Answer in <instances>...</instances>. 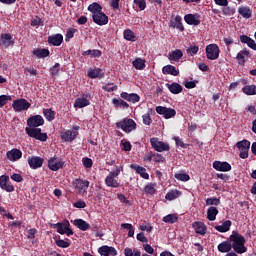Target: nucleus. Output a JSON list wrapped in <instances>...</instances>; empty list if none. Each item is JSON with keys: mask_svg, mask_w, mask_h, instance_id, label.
Wrapping results in <instances>:
<instances>
[{"mask_svg": "<svg viewBox=\"0 0 256 256\" xmlns=\"http://www.w3.org/2000/svg\"><path fill=\"white\" fill-rule=\"evenodd\" d=\"M229 240L232 243L231 246L235 253H238L239 255H242V253H247V248L245 247V237L239 232L233 231L229 236Z\"/></svg>", "mask_w": 256, "mask_h": 256, "instance_id": "1", "label": "nucleus"}, {"mask_svg": "<svg viewBox=\"0 0 256 256\" xmlns=\"http://www.w3.org/2000/svg\"><path fill=\"white\" fill-rule=\"evenodd\" d=\"M116 129H122L124 133H131V131L137 129V123L131 118H124L120 122H116Z\"/></svg>", "mask_w": 256, "mask_h": 256, "instance_id": "2", "label": "nucleus"}, {"mask_svg": "<svg viewBox=\"0 0 256 256\" xmlns=\"http://www.w3.org/2000/svg\"><path fill=\"white\" fill-rule=\"evenodd\" d=\"M25 131L28 137H31L32 139H36V141L45 142L48 139L47 133H42L41 128L26 127Z\"/></svg>", "mask_w": 256, "mask_h": 256, "instance_id": "3", "label": "nucleus"}, {"mask_svg": "<svg viewBox=\"0 0 256 256\" xmlns=\"http://www.w3.org/2000/svg\"><path fill=\"white\" fill-rule=\"evenodd\" d=\"M31 107V103L25 98L16 99L12 103V108L16 113H21L23 111H28Z\"/></svg>", "mask_w": 256, "mask_h": 256, "instance_id": "4", "label": "nucleus"}, {"mask_svg": "<svg viewBox=\"0 0 256 256\" xmlns=\"http://www.w3.org/2000/svg\"><path fill=\"white\" fill-rule=\"evenodd\" d=\"M150 144H151V147H153V149L155 151H157L158 153H163L164 151H170L171 150V146H169V143L159 141V138H155V137L151 138L150 139Z\"/></svg>", "mask_w": 256, "mask_h": 256, "instance_id": "5", "label": "nucleus"}, {"mask_svg": "<svg viewBox=\"0 0 256 256\" xmlns=\"http://www.w3.org/2000/svg\"><path fill=\"white\" fill-rule=\"evenodd\" d=\"M91 93L85 92L82 97L76 98L74 101V107L77 109H83L84 107H89L91 105Z\"/></svg>", "mask_w": 256, "mask_h": 256, "instance_id": "6", "label": "nucleus"}, {"mask_svg": "<svg viewBox=\"0 0 256 256\" xmlns=\"http://www.w3.org/2000/svg\"><path fill=\"white\" fill-rule=\"evenodd\" d=\"M57 233L60 235H67V237H71V235H74L75 232H73V229H71V223H69V220L65 219L62 222H59Z\"/></svg>", "mask_w": 256, "mask_h": 256, "instance_id": "7", "label": "nucleus"}, {"mask_svg": "<svg viewBox=\"0 0 256 256\" xmlns=\"http://www.w3.org/2000/svg\"><path fill=\"white\" fill-rule=\"evenodd\" d=\"M72 185L77 189L80 195H85V193H87V189H89L90 183L88 180L78 178L72 182Z\"/></svg>", "mask_w": 256, "mask_h": 256, "instance_id": "8", "label": "nucleus"}, {"mask_svg": "<svg viewBox=\"0 0 256 256\" xmlns=\"http://www.w3.org/2000/svg\"><path fill=\"white\" fill-rule=\"evenodd\" d=\"M219 46L217 44H209L206 46V57L210 59V61H215V59H219Z\"/></svg>", "mask_w": 256, "mask_h": 256, "instance_id": "9", "label": "nucleus"}, {"mask_svg": "<svg viewBox=\"0 0 256 256\" xmlns=\"http://www.w3.org/2000/svg\"><path fill=\"white\" fill-rule=\"evenodd\" d=\"M64 166L65 161L61 158L54 156L48 159V168L50 171H59V169H63Z\"/></svg>", "mask_w": 256, "mask_h": 256, "instance_id": "10", "label": "nucleus"}, {"mask_svg": "<svg viewBox=\"0 0 256 256\" xmlns=\"http://www.w3.org/2000/svg\"><path fill=\"white\" fill-rule=\"evenodd\" d=\"M156 113H158V115H162L164 119H172V117H175V115H177V111L175 109L165 106H157Z\"/></svg>", "mask_w": 256, "mask_h": 256, "instance_id": "11", "label": "nucleus"}, {"mask_svg": "<svg viewBox=\"0 0 256 256\" xmlns=\"http://www.w3.org/2000/svg\"><path fill=\"white\" fill-rule=\"evenodd\" d=\"M12 45H15V39L10 33H3L0 35V47L3 49H9Z\"/></svg>", "mask_w": 256, "mask_h": 256, "instance_id": "12", "label": "nucleus"}, {"mask_svg": "<svg viewBox=\"0 0 256 256\" xmlns=\"http://www.w3.org/2000/svg\"><path fill=\"white\" fill-rule=\"evenodd\" d=\"M0 188L7 193H13L15 191V186L11 184V180L7 175L0 176Z\"/></svg>", "mask_w": 256, "mask_h": 256, "instance_id": "13", "label": "nucleus"}, {"mask_svg": "<svg viewBox=\"0 0 256 256\" xmlns=\"http://www.w3.org/2000/svg\"><path fill=\"white\" fill-rule=\"evenodd\" d=\"M27 161L30 169H41L43 163H45V159L39 156H29Z\"/></svg>", "mask_w": 256, "mask_h": 256, "instance_id": "14", "label": "nucleus"}, {"mask_svg": "<svg viewBox=\"0 0 256 256\" xmlns=\"http://www.w3.org/2000/svg\"><path fill=\"white\" fill-rule=\"evenodd\" d=\"M28 128H37L41 127V125H45V120L41 115H34L27 119Z\"/></svg>", "mask_w": 256, "mask_h": 256, "instance_id": "15", "label": "nucleus"}, {"mask_svg": "<svg viewBox=\"0 0 256 256\" xmlns=\"http://www.w3.org/2000/svg\"><path fill=\"white\" fill-rule=\"evenodd\" d=\"M92 19L93 22L100 27H103V25H107V23H109V17L104 14L103 11L92 14Z\"/></svg>", "mask_w": 256, "mask_h": 256, "instance_id": "16", "label": "nucleus"}, {"mask_svg": "<svg viewBox=\"0 0 256 256\" xmlns=\"http://www.w3.org/2000/svg\"><path fill=\"white\" fill-rule=\"evenodd\" d=\"M79 126L74 127L73 130H67L61 135V139L63 141H66L67 143H71V141H74V139L77 138V135H79Z\"/></svg>", "mask_w": 256, "mask_h": 256, "instance_id": "17", "label": "nucleus"}, {"mask_svg": "<svg viewBox=\"0 0 256 256\" xmlns=\"http://www.w3.org/2000/svg\"><path fill=\"white\" fill-rule=\"evenodd\" d=\"M184 21L187 25H194V27H197L201 25V16L199 14H186L184 16Z\"/></svg>", "mask_w": 256, "mask_h": 256, "instance_id": "18", "label": "nucleus"}, {"mask_svg": "<svg viewBox=\"0 0 256 256\" xmlns=\"http://www.w3.org/2000/svg\"><path fill=\"white\" fill-rule=\"evenodd\" d=\"M213 169H215V171L227 173L228 171H231L232 168L229 162H221L216 160L213 162Z\"/></svg>", "mask_w": 256, "mask_h": 256, "instance_id": "19", "label": "nucleus"}, {"mask_svg": "<svg viewBox=\"0 0 256 256\" xmlns=\"http://www.w3.org/2000/svg\"><path fill=\"white\" fill-rule=\"evenodd\" d=\"M6 157L9 161L15 162L19 161L23 157V152L20 149L13 148L6 153Z\"/></svg>", "mask_w": 256, "mask_h": 256, "instance_id": "20", "label": "nucleus"}, {"mask_svg": "<svg viewBox=\"0 0 256 256\" xmlns=\"http://www.w3.org/2000/svg\"><path fill=\"white\" fill-rule=\"evenodd\" d=\"M98 253L101 256H116L117 249H115V247H113V246L104 245L98 249Z\"/></svg>", "mask_w": 256, "mask_h": 256, "instance_id": "21", "label": "nucleus"}, {"mask_svg": "<svg viewBox=\"0 0 256 256\" xmlns=\"http://www.w3.org/2000/svg\"><path fill=\"white\" fill-rule=\"evenodd\" d=\"M170 27L172 29H178V31H185V27L183 26V18L177 15L174 19L170 21Z\"/></svg>", "mask_w": 256, "mask_h": 256, "instance_id": "22", "label": "nucleus"}, {"mask_svg": "<svg viewBox=\"0 0 256 256\" xmlns=\"http://www.w3.org/2000/svg\"><path fill=\"white\" fill-rule=\"evenodd\" d=\"M115 178L116 177L113 176V174L109 173V175H107L105 178V185L107 187H113L114 189H119V187H121V184Z\"/></svg>", "mask_w": 256, "mask_h": 256, "instance_id": "23", "label": "nucleus"}, {"mask_svg": "<svg viewBox=\"0 0 256 256\" xmlns=\"http://www.w3.org/2000/svg\"><path fill=\"white\" fill-rule=\"evenodd\" d=\"M130 169H133L142 179H149V173H146L147 169L143 166H139L137 164H131Z\"/></svg>", "mask_w": 256, "mask_h": 256, "instance_id": "24", "label": "nucleus"}, {"mask_svg": "<svg viewBox=\"0 0 256 256\" xmlns=\"http://www.w3.org/2000/svg\"><path fill=\"white\" fill-rule=\"evenodd\" d=\"M120 97L122 99H124L125 101H129L130 103H139L141 97H139L138 94H135V93H127V92H122L120 94Z\"/></svg>", "mask_w": 256, "mask_h": 256, "instance_id": "25", "label": "nucleus"}, {"mask_svg": "<svg viewBox=\"0 0 256 256\" xmlns=\"http://www.w3.org/2000/svg\"><path fill=\"white\" fill-rule=\"evenodd\" d=\"M48 43L49 45H53V47L61 46V43H63V35L55 34V35L49 36Z\"/></svg>", "mask_w": 256, "mask_h": 256, "instance_id": "26", "label": "nucleus"}, {"mask_svg": "<svg viewBox=\"0 0 256 256\" xmlns=\"http://www.w3.org/2000/svg\"><path fill=\"white\" fill-rule=\"evenodd\" d=\"M166 87L173 95H179V93L183 92V86L177 82H173L172 84L166 83Z\"/></svg>", "mask_w": 256, "mask_h": 256, "instance_id": "27", "label": "nucleus"}, {"mask_svg": "<svg viewBox=\"0 0 256 256\" xmlns=\"http://www.w3.org/2000/svg\"><path fill=\"white\" fill-rule=\"evenodd\" d=\"M192 227L198 235H205L207 233V225L203 222H193Z\"/></svg>", "mask_w": 256, "mask_h": 256, "instance_id": "28", "label": "nucleus"}, {"mask_svg": "<svg viewBox=\"0 0 256 256\" xmlns=\"http://www.w3.org/2000/svg\"><path fill=\"white\" fill-rule=\"evenodd\" d=\"M238 13L244 19H251V17H253V11L248 6H240L238 8Z\"/></svg>", "mask_w": 256, "mask_h": 256, "instance_id": "29", "label": "nucleus"}, {"mask_svg": "<svg viewBox=\"0 0 256 256\" xmlns=\"http://www.w3.org/2000/svg\"><path fill=\"white\" fill-rule=\"evenodd\" d=\"M231 225H233V222H231V220H226L222 225L215 226L214 229L219 233H227V231H230Z\"/></svg>", "mask_w": 256, "mask_h": 256, "instance_id": "30", "label": "nucleus"}, {"mask_svg": "<svg viewBox=\"0 0 256 256\" xmlns=\"http://www.w3.org/2000/svg\"><path fill=\"white\" fill-rule=\"evenodd\" d=\"M163 75H173V77H177L179 75V70L173 65H166L162 68Z\"/></svg>", "mask_w": 256, "mask_h": 256, "instance_id": "31", "label": "nucleus"}, {"mask_svg": "<svg viewBox=\"0 0 256 256\" xmlns=\"http://www.w3.org/2000/svg\"><path fill=\"white\" fill-rule=\"evenodd\" d=\"M74 225L75 227L79 228L80 231H89V229H91V225L83 219L74 220Z\"/></svg>", "mask_w": 256, "mask_h": 256, "instance_id": "32", "label": "nucleus"}, {"mask_svg": "<svg viewBox=\"0 0 256 256\" xmlns=\"http://www.w3.org/2000/svg\"><path fill=\"white\" fill-rule=\"evenodd\" d=\"M32 53L38 59H45V57H49V55L51 54V52H49V49H45V48L34 49Z\"/></svg>", "mask_w": 256, "mask_h": 256, "instance_id": "33", "label": "nucleus"}, {"mask_svg": "<svg viewBox=\"0 0 256 256\" xmlns=\"http://www.w3.org/2000/svg\"><path fill=\"white\" fill-rule=\"evenodd\" d=\"M103 70L101 68H96L88 71V77L90 79H101L103 78Z\"/></svg>", "mask_w": 256, "mask_h": 256, "instance_id": "34", "label": "nucleus"}, {"mask_svg": "<svg viewBox=\"0 0 256 256\" xmlns=\"http://www.w3.org/2000/svg\"><path fill=\"white\" fill-rule=\"evenodd\" d=\"M217 249L220 253H229L233 247L231 246V242L223 241L217 246Z\"/></svg>", "mask_w": 256, "mask_h": 256, "instance_id": "35", "label": "nucleus"}, {"mask_svg": "<svg viewBox=\"0 0 256 256\" xmlns=\"http://www.w3.org/2000/svg\"><path fill=\"white\" fill-rule=\"evenodd\" d=\"M217 215H219V210L215 206H211L207 210V219L208 221H215L217 219Z\"/></svg>", "mask_w": 256, "mask_h": 256, "instance_id": "36", "label": "nucleus"}, {"mask_svg": "<svg viewBox=\"0 0 256 256\" xmlns=\"http://www.w3.org/2000/svg\"><path fill=\"white\" fill-rule=\"evenodd\" d=\"M249 55H251L249 50L240 51L236 56L239 65H245V57H249Z\"/></svg>", "mask_w": 256, "mask_h": 256, "instance_id": "37", "label": "nucleus"}, {"mask_svg": "<svg viewBox=\"0 0 256 256\" xmlns=\"http://www.w3.org/2000/svg\"><path fill=\"white\" fill-rule=\"evenodd\" d=\"M242 92L244 93V95H256V85L255 84H251V85H246L242 88Z\"/></svg>", "mask_w": 256, "mask_h": 256, "instance_id": "38", "label": "nucleus"}, {"mask_svg": "<svg viewBox=\"0 0 256 256\" xmlns=\"http://www.w3.org/2000/svg\"><path fill=\"white\" fill-rule=\"evenodd\" d=\"M88 11H90V13L95 15L97 13H101V11H103V7L101 5H99V3L93 2L92 4H90L88 6Z\"/></svg>", "mask_w": 256, "mask_h": 256, "instance_id": "39", "label": "nucleus"}, {"mask_svg": "<svg viewBox=\"0 0 256 256\" xmlns=\"http://www.w3.org/2000/svg\"><path fill=\"white\" fill-rule=\"evenodd\" d=\"M123 36H124V39H126V41L133 42L137 40V36L135 35V32H133L131 29L124 30Z\"/></svg>", "mask_w": 256, "mask_h": 256, "instance_id": "40", "label": "nucleus"}, {"mask_svg": "<svg viewBox=\"0 0 256 256\" xmlns=\"http://www.w3.org/2000/svg\"><path fill=\"white\" fill-rule=\"evenodd\" d=\"M178 197H181V191L172 190L166 194L165 199L167 201H174V199H177Z\"/></svg>", "mask_w": 256, "mask_h": 256, "instance_id": "41", "label": "nucleus"}, {"mask_svg": "<svg viewBox=\"0 0 256 256\" xmlns=\"http://www.w3.org/2000/svg\"><path fill=\"white\" fill-rule=\"evenodd\" d=\"M112 103L115 107H121L122 109H129V104L125 100L113 98Z\"/></svg>", "mask_w": 256, "mask_h": 256, "instance_id": "42", "label": "nucleus"}, {"mask_svg": "<svg viewBox=\"0 0 256 256\" xmlns=\"http://www.w3.org/2000/svg\"><path fill=\"white\" fill-rule=\"evenodd\" d=\"M178 219H179V216H177V214H168V215L163 217L162 221L164 223L173 224V223H177Z\"/></svg>", "mask_w": 256, "mask_h": 256, "instance_id": "43", "label": "nucleus"}, {"mask_svg": "<svg viewBox=\"0 0 256 256\" xmlns=\"http://www.w3.org/2000/svg\"><path fill=\"white\" fill-rule=\"evenodd\" d=\"M43 115L48 121H53L55 119V111H53L51 108L44 109Z\"/></svg>", "mask_w": 256, "mask_h": 256, "instance_id": "44", "label": "nucleus"}, {"mask_svg": "<svg viewBox=\"0 0 256 256\" xmlns=\"http://www.w3.org/2000/svg\"><path fill=\"white\" fill-rule=\"evenodd\" d=\"M183 57V52L179 49H176L171 54H169L170 61H179Z\"/></svg>", "mask_w": 256, "mask_h": 256, "instance_id": "45", "label": "nucleus"}, {"mask_svg": "<svg viewBox=\"0 0 256 256\" xmlns=\"http://www.w3.org/2000/svg\"><path fill=\"white\" fill-rule=\"evenodd\" d=\"M133 67H135V69H138L139 71H143V69H145V60L141 58H136L133 61Z\"/></svg>", "mask_w": 256, "mask_h": 256, "instance_id": "46", "label": "nucleus"}, {"mask_svg": "<svg viewBox=\"0 0 256 256\" xmlns=\"http://www.w3.org/2000/svg\"><path fill=\"white\" fill-rule=\"evenodd\" d=\"M124 255L125 256H141V251H139L137 248L131 249L127 247L124 249Z\"/></svg>", "mask_w": 256, "mask_h": 256, "instance_id": "47", "label": "nucleus"}, {"mask_svg": "<svg viewBox=\"0 0 256 256\" xmlns=\"http://www.w3.org/2000/svg\"><path fill=\"white\" fill-rule=\"evenodd\" d=\"M83 55H89L92 58H99L102 55L101 50L94 49V50H86Z\"/></svg>", "mask_w": 256, "mask_h": 256, "instance_id": "48", "label": "nucleus"}, {"mask_svg": "<svg viewBox=\"0 0 256 256\" xmlns=\"http://www.w3.org/2000/svg\"><path fill=\"white\" fill-rule=\"evenodd\" d=\"M237 149H249L251 147V142L249 140H242L237 142L236 144Z\"/></svg>", "mask_w": 256, "mask_h": 256, "instance_id": "49", "label": "nucleus"}, {"mask_svg": "<svg viewBox=\"0 0 256 256\" xmlns=\"http://www.w3.org/2000/svg\"><path fill=\"white\" fill-rule=\"evenodd\" d=\"M152 112H153V109H149L148 113L142 116L144 125H151V123H153V120L151 119Z\"/></svg>", "mask_w": 256, "mask_h": 256, "instance_id": "50", "label": "nucleus"}, {"mask_svg": "<svg viewBox=\"0 0 256 256\" xmlns=\"http://www.w3.org/2000/svg\"><path fill=\"white\" fill-rule=\"evenodd\" d=\"M155 187H157V184L150 183L145 186L144 191L145 193H148V195H155Z\"/></svg>", "mask_w": 256, "mask_h": 256, "instance_id": "51", "label": "nucleus"}, {"mask_svg": "<svg viewBox=\"0 0 256 256\" xmlns=\"http://www.w3.org/2000/svg\"><path fill=\"white\" fill-rule=\"evenodd\" d=\"M175 179H177V181H189L191 179V177L189 176V174L187 173H177L174 175Z\"/></svg>", "mask_w": 256, "mask_h": 256, "instance_id": "52", "label": "nucleus"}, {"mask_svg": "<svg viewBox=\"0 0 256 256\" xmlns=\"http://www.w3.org/2000/svg\"><path fill=\"white\" fill-rule=\"evenodd\" d=\"M103 91H107V93H113V91H117L118 86L113 83H108L105 86H102Z\"/></svg>", "mask_w": 256, "mask_h": 256, "instance_id": "53", "label": "nucleus"}, {"mask_svg": "<svg viewBox=\"0 0 256 256\" xmlns=\"http://www.w3.org/2000/svg\"><path fill=\"white\" fill-rule=\"evenodd\" d=\"M75 33H77V29L75 28H69L66 32V37H65V41L69 42L71 41V39H73V37H75Z\"/></svg>", "mask_w": 256, "mask_h": 256, "instance_id": "54", "label": "nucleus"}, {"mask_svg": "<svg viewBox=\"0 0 256 256\" xmlns=\"http://www.w3.org/2000/svg\"><path fill=\"white\" fill-rule=\"evenodd\" d=\"M57 247H60L61 249H67V247H71V243L67 242L63 239H58L55 241Z\"/></svg>", "mask_w": 256, "mask_h": 256, "instance_id": "55", "label": "nucleus"}, {"mask_svg": "<svg viewBox=\"0 0 256 256\" xmlns=\"http://www.w3.org/2000/svg\"><path fill=\"white\" fill-rule=\"evenodd\" d=\"M134 5L140 9V11H145L147 8V2L145 0H134Z\"/></svg>", "mask_w": 256, "mask_h": 256, "instance_id": "56", "label": "nucleus"}, {"mask_svg": "<svg viewBox=\"0 0 256 256\" xmlns=\"http://www.w3.org/2000/svg\"><path fill=\"white\" fill-rule=\"evenodd\" d=\"M206 205H215V207H219V205H221V199L208 198V199H206Z\"/></svg>", "mask_w": 256, "mask_h": 256, "instance_id": "57", "label": "nucleus"}, {"mask_svg": "<svg viewBox=\"0 0 256 256\" xmlns=\"http://www.w3.org/2000/svg\"><path fill=\"white\" fill-rule=\"evenodd\" d=\"M11 96L10 95H1L0 96V109L2 107H5V105L8 103V101H11Z\"/></svg>", "mask_w": 256, "mask_h": 256, "instance_id": "58", "label": "nucleus"}, {"mask_svg": "<svg viewBox=\"0 0 256 256\" xmlns=\"http://www.w3.org/2000/svg\"><path fill=\"white\" fill-rule=\"evenodd\" d=\"M59 71H61V64L59 63H55V65H53L51 68H50V73L51 75H59Z\"/></svg>", "mask_w": 256, "mask_h": 256, "instance_id": "59", "label": "nucleus"}, {"mask_svg": "<svg viewBox=\"0 0 256 256\" xmlns=\"http://www.w3.org/2000/svg\"><path fill=\"white\" fill-rule=\"evenodd\" d=\"M222 13H223V15H229V16L235 15V8L225 6L222 9Z\"/></svg>", "mask_w": 256, "mask_h": 256, "instance_id": "60", "label": "nucleus"}, {"mask_svg": "<svg viewBox=\"0 0 256 256\" xmlns=\"http://www.w3.org/2000/svg\"><path fill=\"white\" fill-rule=\"evenodd\" d=\"M82 163L85 169H91L93 167V160L91 158H83Z\"/></svg>", "mask_w": 256, "mask_h": 256, "instance_id": "61", "label": "nucleus"}, {"mask_svg": "<svg viewBox=\"0 0 256 256\" xmlns=\"http://www.w3.org/2000/svg\"><path fill=\"white\" fill-rule=\"evenodd\" d=\"M187 53H189L191 57H193L194 55H197V53H199V46H190L187 49Z\"/></svg>", "mask_w": 256, "mask_h": 256, "instance_id": "62", "label": "nucleus"}, {"mask_svg": "<svg viewBox=\"0 0 256 256\" xmlns=\"http://www.w3.org/2000/svg\"><path fill=\"white\" fill-rule=\"evenodd\" d=\"M73 207L76 209H85V207H87V203L83 200H78L73 204Z\"/></svg>", "mask_w": 256, "mask_h": 256, "instance_id": "63", "label": "nucleus"}, {"mask_svg": "<svg viewBox=\"0 0 256 256\" xmlns=\"http://www.w3.org/2000/svg\"><path fill=\"white\" fill-rule=\"evenodd\" d=\"M36 235H37V229L31 228V229L28 230L27 238L28 239H35Z\"/></svg>", "mask_w": 256, "mask_h": 256, "instance_id": "64", "label": "nucleus"}]
</instances>
